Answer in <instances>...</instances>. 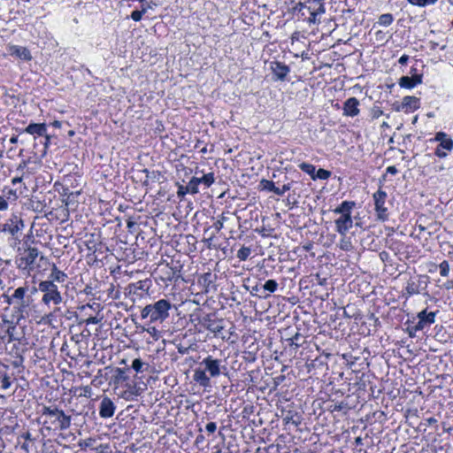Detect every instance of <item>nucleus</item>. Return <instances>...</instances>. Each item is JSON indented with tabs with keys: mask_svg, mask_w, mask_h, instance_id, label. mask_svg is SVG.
<instances>
[{
	"mask_svg": "<svg viewBox=\"0 0 453 453\" xmlns=\"http://www.w3.org/2000/svg\"><path fill=\"white\" fill-rule=\"evenodd\" d=\"M41 414L42 417L46 418L43 424L50 425V426H47L48 429L53 427V429L63 431L66 430L71 426V416L66 415L63 410L58 409L56 405H43L41 410Z\"/></svg>",
	"mask_w": 453,
	"mask_h": 453,
	"instance_id": "f257e3e1",
	"label": "nucleus"
},
{
	"mask_svg": "<svg viewBox=\"0 0 453 453\" xmlns=\"http://www.w3.org/2000/svg\"><path fill=\"white\" fill-rule=\"evenodd\" d=\"M354 201H343L339 206L334 209V213L340 217L334 220L335 231L340 235H347L349 230L353 226L352 210L355 208Z\"/></svg>",
	"mask_w": 453,
	"mask_h": 453,
	"instance_id": "f03ea898",
	"label": "nucleus"
},
{
	"mask_svg": "<svg viewBox=\"0 0 453 453\" xmlns=\"http://www.w3.org/2000/svg\"><path fill=\"white\" fill-rule=\"evenodd\" d=\"M171 303L166 299H160L154 303L146 305L141 312L142 319H150V322H163L169 317Z\"/></svg>",
	"mask_w": 453,
	"mask_h": 453,
	"instance_id": "7ed1b4c3",
	"label": "nucleus"
},
{
	"mask_svg": "<svg viewBox=\"0 0 453 453\" xmlns=\"http://www.w3.org/2000/svg\"><path fill=\"white\" fill-rule=\"evenodd\" d=\"M38 290L43 295L42 303L50 306V303L58 305L63 302V296L58 284L52 281L42 280L38 284Z\"/></svg>",
	"mask_w": 453,
	"mask_h": 453,
	"instance_id": "20e7f679",
	"label": "nucleus"
},
{
	"mask_svg": "<svg viewBox=\"0 0 453 453\" xmlns=\"http://www.w3.org/2000/svg\"><path fill=\"white\" fill-rule=\"evenodd\" d=\"M19 256L16 257L15 263L19 270L27 271L28 273L34 269V264L38 257L39 250L35 247H27L21 250L19 249Z\"/></svg>",
	"mask_w": 453,
	"mask_h": 453,
	"instance_id": "39448f33",
	"label": "nucleus"
},
{
	"mask_svg": "<svg viewBox=\"0 0 453 453\" xmlns=\"http://www.w3.org/2000/svg\"><path fill=\"white\" fill-rule=\"evenodd\" d=\"M138 379L136 375L133 382L126 383V388L119 394V397L126 401H134L147 390V384L144 381H138Z\"/></svg>",
	"mask_w": 453,
	"mask_h": 453,
	"instance_id": "423d86ee",
	"label": "nucleus"
},
{
	"mask_svg": "<svg viewBox=\"0 0 453 453\" xmlns=\"http://www.w3.org/2000/svg\"><path fill=\"white\" fill-rule=\"evenodd\" d=\"M432 141L439 142L438 147L434 150V154L440 158L446 157L448 152L453 150V140L444 132L436 133Z\"/></svg>",
	"mask_w": 453,
	"mask_h": 453,
	"instance_id": "0eeeda50",
	"label": "nucleus"
},
{
	"mask_svg": "<svg viewBox=\"0 0 453 453\" xmlns=\"http://www.w3.org/2000/svg\"><path fill=\"white\" fill-rule=\"evenodd\" d=\"M387 197V193L382 189H379L372 196L377 219L381 221L388 219V208L385 205Z\"/></svg>",
	"mask_w": 453,
	"mask_h": 453,
	"instance_id": "6e6552de",
	"label": "nucleus"
},
{
	"mask_svg": "<svg viewBox=\"0 0 453 453\" xmlns=\"http://www.w3.org/2000/svg\"><path fill=\"white\" fill-rule=\"evenodd\" d=\"M198 323L205 329L213 333L215 335L219 334L223 329V319L216 318L214 314H206L198 319Z\"/></svg>",
	"mask_w": 453,
	"mask_h": 453,
	"instance_id": "1a4fd4ad",
	"label": "nucleus"
},
{
	"mask_svg": "<svg viewBox=\"0 0 453 453\" xmlns=\"http://www.w3.org/2000/svg\"><path fill=\"white\" fill-rule=\"evenodd\" d=\"M201 365L204 366V371L209 372L210 377L215 378L220 375L221 361L213 358L211 356H208L203 359Z\"/></svg>",
	"mask_w": 453,
	"mask_h": 453,
	"instance_id": "9d476101",
	"label": "nucleus"
},
{
	"mask_svg": "<svg viewBox=\"0 0 453 453\" xmlns=\"http://www.w3.org/2000/svg\"><path fill=\"white\" fill-rule=\"evenodd\" d=\"M24 228V222L22 219L15 217L10 219L3 226V231L9 233L12 237L18 238V234Z\"/></svg>",
	"mask_w": 453,
	"mask_h": 453,
	"instance_id": "9b49d317",
	"label": "nucleus"
},
{
	"mask_svg": "<svg viewBox=\"0 0 453 453\" xmlns=\"http://www.w3.org/2000/svg\"><path fill=\"white\" fill-rule=\"evenodd\" d=\"M116 406L107 396L104 397L99 405V415L103 418H111L115 413Z\"/></svg>",
	"mask_w": 453,
	"mask_h": 453,
	"instance_id": "f8f14e48",
	"label": "nucleus"
},
{
	"mask_svg": "<svg viewBox=\"0 0 453 453\" xmlns=\"http://www.w3.org/2000/svg\"><path fill=\"white\" fill-rule=\"evenodd\" d=\"M359 101L356 97L348 98L342 107L343 115L347 117H356L359 114Z\"/></svg>",
	"mask_w": 453,
	"mask_h": 453,
	"instance_id": "ddd939ff",
	"label": "nucleus"
},
{
	"mask_svg": "<svg viewBox=\"0 0 453 453\" xmlns=\"http://www.w3.org/2000/svg\"><path fill=\"white\" fill-rule=\"evenodd\" d=\"M271 69L276 79L280 81H284L290 72V69L287 65L279 61L273 62Z\"/></svg>",
	"mask_w": 453,
	"mask_h": 453,
	"instance_id": "4468645a",
	"label": "nucleus"
},
{
	"mask_svg": "<svg viewBox=\"0 0 453 453\" xmlns=\"http://www.w3.org/2000/svg\"><path fill=\"white\" fill-rule=\"evenodd\" d=\"M67 279V274L59 270L55 264H53L50 273L48 276L47 281H52L55 284H63Z\"/></svg>",
	"mask_w": 453,
	"mask_h": 453,
	"instance_id": "2eb2a0df",
	"label": "nucleus"
},
{
	"mask_svg": "<svg viewBox=\"0 0 453 453\" xmlns=\"http://www.w3.org/2000/svg\"><path fill=\"white\" fill-rule=\"evenodd\" d=\"M420 83H422V75L420 74H412L411 77L402 76L399 79L400 87L408 89L413 88L416 85Z\"/></svg>",
	"mask_w": 453,
	"mask_h": 453,
	"instance_id": "dca6fc26",
	"label": "nucleus"
},
{
	"mask_svg": "<svg viewBox=\"0 0 453 453\" xmlns=\"http://www.w3.org/2000/svg\"><path fill=\"white\" fill-rule=\"evenodd\" d=\"M25 133L29 134H37L39 136H47V127L44 123H30L25 129Z\"/></svg>",
	"mask_w": 453,
	"mask_h": 453,
	"instance_id": "f3484780",
	"label": "nucleus"
},
{
	"mask_svg": "<svg viewBox=\"0 0 453 453\" xmlns=\"http://www.w3.org/2000/svg\"><path fill=\"white\" fill-rule=\"evenodd\" d=\"M193 378L194 380L203 388H208L211 386L210 376L206 374V372L203 369H196L194 371Z\"/></svg>",
	"mask_w": 453,
	"mask_h": 453,
	"instance_id": "a211bd4d",
	"label": "nucleus"
},
{
	"mask_svg": "<svg viewBox=\"0 0 453 453\" xmlns=\"http://www.w3.org/2000/svg\"><path fill=\"white\" fill-rule=\"evenodd\" d=\"M10 54L15 55L19 58L22 60H30L32 58V56L30 54V51L26 48L22 46L18 45H12L10 46Z\"/></svg>",
	"mask_w": 453,
	"mask_h": 453,
	"instance_id": "6ab92c4d",
	"label": "nucleus"
},
{
	"mask_svg": "<svg viewBox=\"0 0 453 453\" xmlns=\"http://www.w3.org/2000/svg\"><path fill=\"white\" fill-rule=\"evenodd\" d=\"M437 312L438 311L428 312L426 310H423L418 313L417 317L426 326H430L432 324L435 322V317Z\"/></svg>",
	"mask_w": 453,
	"mask_h": 453,
	"instance_id": "aec40b11",
	"label": "nucleus"
},
{
	"mask_svg": "<svg viewBox=\"0 0 453 453\" xmlns=\"http://www.w3.org/2000/svg\"><path fill=\"white\" fill-rule=\"evenodd\" d=\"M402 108L405 111H414L418 108V99L415 96H404L402 102Z\"/></svg>",
	"mask_w": 453,
	"mask_h": 453,
	"instance_id": "412c9836",
	"label": "nucleus"
},
{
	"mask_svg": "<svg viewBox=\"0 0 453 453\" xmlns=\"http://www.w3.org/2000/svg\"><path fill=\"white\" fill-rule=\"evenodd\" d=\"M150 365L143 362L141 358H135L132 362L131 368L136 372V373H142L148 371Z\"/></svg>",
	"mask_w": 453,
	"mask_h": 453,
	"instance_id": "4be33fe9",
	"label": "nucleus"
},
{
	"mask_svg": "<svg viewBox=\"0 0 453 453\" xmlns=\"http://www.w3.org/2000/svg\"><path fill=\"white\" fill-rule=\"evenodd\" d=\"M127 380L128 376L126 374V371L124 369L119 367L115 369L114 375L112 377V381L114 384H118Z\"/></svg>",
	"mask_w": 453,
	"mask_h": 453,
	"instance_id": "5701e85b",
	"label": "nucleus"
},
{
	"mask_svg": "<svg viewBox=\"0 0 453 453\" xmlns=\"http://www.w3.org/2000/svg\"><path fill=\"white\" fill-rule=\"evenodd\" d=\"M230 214L229 211L227 212H223L222 214H220L217 220L214 222L212 227L217 231V232H219L223 227H224V223L226 222L229 218H228V215Z\"/></svg>",
	"mask_w": 453,
	"mask_h": 453,
	"instance_id": "b1692460",
	"label": "nucleus"
},
{
	"mask_svg": "<svg viewBox=\"0 0 453 453\" xmlns=\"http://www.w3.org/2000/svg\"><path fill=\"white\" fill-rule=\"evenodd\" d=\"M263 286V294L274 293L278 288V283L275 280H268Z\"/></svg>",
	"mask_w": 453,
	"mask_h": 453,
	"instance_id": "393cba45",
	"label": "nucleus"
},
{
	"mask_svg": "<svg viewBox=\"0 0 453 453\" xmlns=\"http://www.w3.org/2000/svg\"><path fill=\"white\" fill-rule=\"evenodd\" d=\"M341 236H342V238L340 239V242L338 243L339 248L344 251H349V250H353V245H352L350 238L347 237L346 235H341Z\"/></svg>",
	"mask_w": 453,
	"mask_h": 453,
	"instance_id": "a878e982",
	"label": "nucleus"
},
{
	"mask_svg": "<svg viewBox=\"0 0 453 453\" xmlns=\"http://www.w3.org/2000/svg\"><path fill=\"white\" fill-rule=\"evenodd\" d=\"M298 166L302 171H303L304 173L309 174L312 180H316V177H315L316 167L313 165L303 162Z\"/></svg>",
	"mask_w": 453,
	"mask_h": 453,
	"instance_id": "bb28decb",
	"label": "nucleus"
},
{
	"mask_svg": "<svg viewBox=\"0 0 453 453\" xmlns=\"http://www.w3.org/2000/svg\"><path fill=\"white\" fill-rule=\"evenodd\" d=\"M198 180H199V185L203 184L206 188H209L215 181L214 173H209L203 174L201 178H198Z\"/></svg>",
	"mask_w": 453,
	"mask_h": 453,
	"instance_id": "cd10ccee",
	"label": "nucleus"
},
{
	"mask_svg": "<svg viewBox=\"0 0 453 453\" xmlns=\"http://www.w3.org/2000/svg\"><path fill=\"white\" fill-rule=\"evenodd\" d=\"M198 186H199L198 177H192L186 187H187L189 194L195 195V194L198 193V191H199Z\"/></svg>",
	"mask_w": 453,
	"mask_h": 453,
	"instance_id": "c85d7f7f",
	"label": "nucleus"
},
{
	"mask_svg": "<svg viewBox=\"0 0 453 453\" xmlns=\"http://www.w3.org/2000/svg\"><path fill=\"white\" fill-rule=\"evenodd\" d=\"M394 21V17L390 13L381 14L379 17L378 24L383 27L390 26Z\"/></svg>",
	"mask_w": 453,
	"mask_h": 453,
	"instance_id": "c756f323",
	"label": "nucleus"
},
{
	"mask_svg": "<svg viewBox=\"0 0 453 453\" xmlns=\"http://www.w3.org/2000/svg\"><path fill=\"white\" fill-rule=\"evenodd\" d=\"M251 254V250L250 247H246V246H242L237 252V258L240 260V261H246L248 259V257L250 256Z\"/></svg>",
	"mask_w": 453,
	"mask_h": 453,
	"instance_id": "7c9ffc66",
	"label": "nucleus"
},
{
	"mask_svg": "<svg viewBox=\"0 0 453 453\" xmlns=\"http://www.w3.org/2000/svg\"><path fill=\"white\" fill-rule=\"evenodd\" d=\"M308 9L310 11V17L308 18V22L310 24H319L320 21L318 19V15H321L322 13L317 12L315 7L309 6Z\"/></svg>",
	"mask_w": 453,
	"mask_h": 453,
	"instance_id": "2f4dec72",
	"label": "nucleus"
},
{
	"mask_svg": "<svg viewBox=\"0 0 453 453\" xmlns=\"http://www.w3.org/2000/svg\"><path fill=\"white\" fill-rule=\"evenodd\" d=\"M250 294L259 298H266L268 296V294H263V286L259 284H256L252 287Z\"/></svg>",
	"mask_w": 453,
	"mask_h": 453,
	"instance_id": "473e14b6",
	"label": "nucleus"
},
{
	"mask_svg": "<svg viewBox=\"0 0 453 453\" xmlns=\"http://www.w3.org/2000/svg\"><path fill=\"white\" fill-rule=\"evenodd\" d=\"M405 292L409 296L418 294V286L414 281H408L405 287Z\"/></svg>",
	"mask_w": 453,
	"mask_h": 453,
	"instance_id": "72a5a7b5",
	"label": "nucleus"
},
{
	"mask_svg": "<svg viewBox=\"0 0 453 453\" xmlns=\"http://www.w3.org/2000/svg\"><path fill=\"white\" fill-rule=\"evenodd\" d=\"M146 13V8L144 5H142V9L141 10H135L134 12H132L131 15H130V18L134 20V21H140L142 18V15Z\"/></svg>",
	"mask_w": 453,
	"mask_h": 453,
	"instance_id": "f704fd0d",
	"label": "nucleus"
},
{
	"mask_svg": "<svg viewBox=\"0 0 453 453\" xmlns=\"http://www.w3.org/2000/svg\"><path fill=\"white\" fill-rule=\"evenodd\" d=\"M259 186L264 190H267V191L273 192L275 184L272 180L263 179V180H260Z\"/></svg>",
	"mask_w": 453,
	"mask_h": 453,
	"instance_id": "c9c22d12",
	"label": "nucleus"
},
{
	"mask_svg": "<svg viewBox=\"0 0 453 453\" xmlns=\"http://www.w3.org/2000/svg\"><path fill=\"white\" fill-rule=\"evenodd\" d=\"M3 192L4 193V196L6 198V200L14 202L18 199L17 192L14 189L4 188Z\"/></svg>",
	"mask_w": 453,
	"mask_h": 453,
	"instance_id": "e433bc0d",
	"label": "nucleus"
},
{
	"mask_svg": "<svg viewBox=\"0 0 453 453\" xmlns=\"http://www.w3.org/2000/svg\"><path fill=\"white\" fill-rule=\"evenodd\" d=\"M27 291V288L19 287L17 289H15L14 293L12 294V298L23 301Z\"/></svg>",
	"mask_w": 453,
	"mask_h": 453,
	"instance_id": "4c0bfd02",
	"label": "nucleus"
},
{
	"mask_svg": "<svg viewBox=\"0 0 453 453\" xmlns=\"http://www.w3.org/2000/svg\"><path fill=\"white\" fill-rule=\"evenodd\" d=\"M411 4L424 7L428 4H434L437 0H407Z\"/></svg>",
	"mask_w": 453,
	"mask_h": 453,
	"instance_id": "58836bf2",
	"label": "nucleus"
},
{
	"mask_svg": "<svg viewBox=\"0 0 453 453\" xmlns=\"http://www.w3.org/2000/svg\"><path fill=\"white\" fill-rule=\"evenodd\" d=\"M331 176V172L326 169L319 168L317 172L315 171L316 179L327 180Z\"/></svg>",
	"mask_w": 453,
	"mask_h": 453,
	"instance_id": "ea45409f",
	"label": "nucleus"
},
{
	"mask_svg": "<svg viewBox=\"0 0 453 453\" xmlns=\"http://www.w3.org/2000/svg\"><path fill=\"white\" fill-rule=\"evenodd\" d=\"M324 1L325 0H311V4H313L312 7H315V10H317V12H319V13L326 12V7H325Z\"/></svg>",
	"mask_w": 453,
	"mask_h": 453,
	"instance_id": "a19ab883",
	"label": "nucleus"
},
{
	"mask_svg": "<svg viewBox=\"0 0 453 453\" xmlns=\"http://www.w3.org/2000/svg\"><path fill=\"white\" fill-rule=\"evenodd\" d=\"M287 422H291L295 426H298L301 423L300 417L298 415H294L290 411L288 412L284 418Z\"/></svg>",
	"mask_w": 453,
	"mask_h": 453,
	"instance_id": "79ce46f5",
	"label": "nucleus"
},
{
	"mask_svg": "<svg viewBox=\"0 0 453 453\" xmlns=\"http://www.w3.org/2000/svg\"><path fill=\"white\" fill-rule=\"evenodd\" d=\"M440 274L442 277H447L449 273V262L444 260L439 265Z\"/></svg>",
	"mask_w": 453,
	"mask_h": 453,
	"instance_id": "37998d69",
	"label": "nucleus"
},
{
	"mask_svg": "<svg viewBox=\"0 0 453 453\" xmlns=\"http://www.w3.org/2000/svg\"><path fill=\"white\" fill-rule=\"evenodd\" d=\"M95 441H96V440L94 438L89 437V438L85 439V440H81L78 442V446L81 449L91 448L94 445Z\"/></svg>",
	"mask_w": 453,
	"mask_h": 453,
	"instance_id": "c03bdc74",
	"label": "nucleus"
},
{
	"mask_svg": "<svg viewBox=\"0 0 453 453\" xmlns=\"http://www.w3.org/2000/svg\"><path fill=\"white\" fill-rule=\"evenodd\" d=\"M12 385L11 377L7 374H4L0 380V388L3 390L8 389Z\"/></svg>",
	"mask_w": 453,
	"mask_h": 453,
	"instance_id": "a18cd8bd",
	"label": "nucleus"
},
{
	"mask_svg": "<svg viewBox=\"0 0 453 453\" xmlns=\"http://www.w3.org/2000/svg\"><path fill=\"white\" fill-rule=\"evenodd\" d=\"M302 338V335L299 333H296L293 337H291L289 341V345L291 347H294V349H297L302 345V343L299 342Z\"/></svg>",
	"mask_w": 453,
	"mask_h": 453,
	"instance_id": "49530a36",
	"label": "nucleus"
},
{
	"mask_svg": "<svg viewBox=\"0 0 453 453\" xmlns=\"http://www.w3.org/2000/svg\"><path fill=\"white\" fill-rule=\"evenodd\" d=\"M189 194L186 186L180 185L178 187L177 196L179 198L184 197L185 195Z\"/></svg>",
	"mask_w": 453,
	"mask_h": 453,
	"instance_id": "de8ad7c7",
	"label": "nucleus"
},
{
	"mask_svg": "<svg viewBox=\"0 0 453 453\" xmlns=\"http://www.w3.org/2000/svg\"><path fill=\"white\" fill-rule=\"evenodd\" d=\"M147 333L150 334L155 340H157L159 337V331L152 326L146 329Z\"/></svg>",
	"mask_w": 453,
	"mask_h": 453,
	"instance_id": "09e8293b",
	"label": "nucleus"
},
{
	"mask_svg": "<svg viewBox=\"0 0 453 453\" xmlns=\"http://www.w3.org/2000/svg\"><path fill=\"white\" fill-rule=\"evenodd\" d=\"M428 326H426L425 323H423L420 319H418V321L416 323L415 326H412V330L414 332H418V331H421L423 330L424 328L427 327Z\"/></svg>",
	"mask_w": 453,
	"mask_h": 453,
	"instance_id": "8fccbe9b",
	"label": "nucleus"
},
{
	"mask_svg": "<svg viewBox=\"0 0 453 453\" xmlns=\"http://www.w3.org/2000/svg\"><path fill=\"white\" fill-rule=\"evenodd\" d=\"M428 326H426L425 323H423L420 319H418V321L416 323L415 326H412V330L414 332H418V331H421L423 330L424 328L427 327Z\"/></svg>",
	"mask_w": 453,
	"mask_h": 453,
	"instance_id": "3c124183",
	"label": "nucleus"
},
{
	"mask_svg": "<svg viewBox=\"0 0 453 453\" xmlns=\"http://www.w3.org/2000/svg\"><path fill=\"white\" fill-rule=\"evenodd\" d=\"M314 277H315L316 282L319 286L326 285V283H327V279L326 278L321 277L320 274H319V273L315 274Z\"/></svg>",
	"mask_w": 453,
	"mask_h": 453,
	"instance_id": "603ef678",
	"label": "nucleus"
},
{
	"mask_svg": "<svg viewBox=\"0 0 453 453\" xmlns=\"http://www.w3.org/2000/svg\"><path fill=\"white\" fill-rule=\"evenodd\" d=\"M345 403H334V405L331 406V411H341L344 409L345 407Z\"/></svg>",
	"mask_w": 453,
	"mask_h": 453,
	"instance_id": "864d4df0",
	"label": "nucleus"
},
{
	"mask_svg": "<svg viewBox=\"0 0 453 453\" xmlns=\"http://www.w3.org/2000/svg\"><path fill=\"white\" fill-rule=\"evenodd\" d=\"M205 429L208 434H213L217 429V424L215 422H210L206 425Z\"/></svg>",
	"mask_w": 453,
	"mask_h": 453,
	"instance_id": "5fc2aeb1",
	"label": "nucleus"
},
{
	"mask_svg": "<svg viewBox=\"0 0 453 453\" xmlns=\"http://www.w3.org/2000/svg\"><path fill=\"white\" fill-rule=\"evenodd\" d=\"M8 209V202L4 196H0V211H6Z\"/></svg>",
	"mask_w": 453,
	"mask_h": 453,
	"instance_id": "6e6d98bb",
	"label": "nucleus"
},
{
	"mask_svg": "<svg viewBox=\"0 0 453 453\" xmlns=\"http://www.w3.org/2000/svg\"><path fill=\"white\" fill-rule=\"evenodd\" d=\"M85 322L87 325L98 324L100 322V319H97L96 317H89L85 320Z\"/></svg>",
	"mask_w": 453,
	"mask_h": 453,
	"instance_id": "4d7b16f0",
	"label": "nucleus"
},
{
	"mask_svg": "<svg viewBox=\"0 0 453 453\" xmlns=\"http://www.w3.org/2000/svg\"><path fill=\"white\" fill-rule=\"evenodd\" d=\"M176 271H174L173 268H170L169 272L166 273V278L169 280H172L175 278Z\"/></svg>",
	"mask_w": 453,
	"mask_h": 453,
	"instance_id": "13d9d810",
	"label": "nucleus"
},
{
	"mask_svg": "<svg viewBox=\"0 0 453 453\" xmlns=\"http://www.w3.org/2000/svg\"><path fill=\"white\" fill-rule=\"evenodd\" d=\"M386 171L388 173H390L392 175H395L398 173V170L396 169V167L395 165H390V166L387 167Z\"/></svg>",
	"mask_w": 453,
	"mask_h": 453,
	"instance_id": "bf43d9fd",
	"label": "nucleus"
},
{
	"mask_svg": "<svg viewBox=\"0 0 453 453\" xmlns=\"http://www.w3.org/2000/svg\"><path fill=\"white\" fill-rule=\"evenodd\" d=\"M408 60H409V56H408V55H406V54H403V56H401V58H399L398 62H399V64H401V65H405V64H407Z\"/></svg>",
	"mask_w": 453,
	"mask_h": 453,
	"instance_id": "052dcab7",
	"label": "nucleus"
},
{
	"mask_svg": "<svg viewBox=\"0 0 453 453\" xmlns=\"http://www.w3.org/2000/svg\"><path fill=\"white\" fill-rule=\"evenodd\" d=\"M291 188V183H287V184H284L281 188V191H283V193L290 190Z\"/></svg>",
	"mask_w": 453,
	"mask_h": 453,
	"instance_id": "680f3d73",
	"label": "nucleus"
},
{
	"mask_svg": "<svg viewBox=\"0 0 453 453\" xmlns=\"http://www.w3.org/2000/svg\"><path fill=\"white\" fill-rule=\"evenodd\" d=\"M273 192L274 194L278 195V196H283L284 195L283 191H281V188H277L276 186H274V188H273Z\"/></svg>",
	"mask_w": 453,
	"mask_h": 453,
	"instance_id": "e2e57ef3",
	"label": "nucleus"
},
{
	"mask_svg": "<svg viewBox=\"0 0 453 453\" xmlns=\"http://www.w3.org/2000/svg\"><path fill=\"white\" fill-rule=\"evenodd\" d=\"M444 287L446 289L453 288V281L448 280L447 282L444 283Z\"/></svg>",
	"mask_w": 453,
	"mask_h": 453,
	"instance_id": "0e129e2a",
	"label": "nucleus"
},
{
	"mask_svg": "<svg viewBox=\"0 0 453 453\" xmlns=\"http://www.w3.org/2000/svg\"><path fill=\"white\" fill-rule=\"evenodd\" d=\"M22 180V179L20 177H15L12 180V183L13 185L17 184V183H19L20 181Z\"/></svg>",
	"mask_w": 453,
	"mask_h": 453,
	"instance_id": "69168bd1",
	"label": "nucleus"
},
{
	"mask_svg": "<svg viewBox=\"0 0 453 453\" xmlns=\"http://www.w3.org/2000/svg\"><path fill=\"white\" fill-rule=\"evenodd\" d=\"M134 225H135V223L130 219L127 220V226L128 227V229L133 228V226H134Z\"/></svg>",
	"mask_w": 453,
	"mask_h": 453,
	"instance_id": "338daca9",
	"label": "nucleus"
},
{
	"mask_svg": "<svg viewBox=\"0 0 453 453\" xmlns=\"http://www.w3.org/2000/svg\"><path fill=\"white\" fill-rule=\"evenodd\" d=\"M146 8V12L149 10V9H152L153 6L152 5H156L154 3H150V4H143Z\"/></svg>",
	"mask_w": 453,
	"mask_h": 453,
	"instance_id": "774afa93",
	"label": "nucleus"
}]
</instances>
